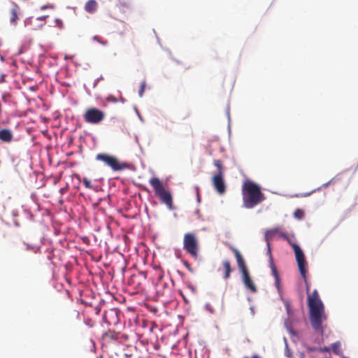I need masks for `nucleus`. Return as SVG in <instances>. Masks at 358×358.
Masks as SVG:
<instances>
[{
    "instance_id": "2",
    "label": "nucleus",
    "mask_w": 358,
    "mask_h": 358,
    "mask_svg": "<svg viewBox=\"0 0 358 358\" xmlns=\"http://www.w3.org/2000/svg\"><path fill=\"white\" fill-rule=\"evenodd\" d=\"M241 192L243 204L245 208H253L265 200L260 186L250 180L243 182Z\"/></svg>"
},
{
    "instance_id": "35",
    "label": "nucleus",
    "mask_w": 358,
    "mask_h": 358,
    "mask_svg": "<svg viewBox=\"0 0 358 358\" xmlns=\"http://www.w3.org/2000/svg\"><path fill=\"white\" fill-rule=\"evenodd\" d=\"M45 17H46V16H42V17H38V19L41 20H45Z\"/></svg>"
},
{
    "instance_id": "40",
    "label": "nucleus",
    "mask_w": 358,
    "mask_h": 358,
    "mask_svg": "<svg viewBox=\"0 0 358 358\" xmlns=\"http://www.w3.org/2000/svg\"><path fill=\"white\" fill-rule=\"evenodd\" d=\"M245 358H247V357H245Z\"/></svg>"
},
{
    "instance_id": "16",
    "label": "nucleus",
    "mask_w": 358,
    "mask_h": 358,
    "mask_svg": "<svg viewBox=\"0 0 358 358\" xmlns=\"http://www.w3.org/2000/svg\"><path fill=\"white\" fill-rule=\"evenodd\" d=\"M222 266L224 271V278L227 280L230 278L231 272V263L229 260L226 259L223 261Z\"/></svg>"
},
{
    "instance_id": "11",
    "label": "nucleus",
    "mask_w": 358,
    "mask_h": 358,
    "mask_svg": "<svg viewBox=\"0 0 358 358\" xmlns=\"http://www.w3.org/2000/svg\"><path fill=\"white\" fill-rule=\"evenodd\" d=\"M242 280L245 287L251 292L255 293L257 291V287L250 278L249 271L241 273Z\"/></svg>"
},
{
    "instance_id": "8",
    "label": "nucleus",
    "mask_w": 358,
    "mask_h": 358,
    "mask_svg": "<svg viewBox=\"0 0 358 358\" xmlns=\"http://www.w3.org/2000/svg\"><path fill=\"white\" fill-rule=\"evenodd\" d=\"M224 175H217L213 174L211 181L213 187L216 190V192L222 195L225 193L226 192V184L224 180Z\"/></svg>"
},
{
    "instance_id": "31",
    "label": "nucleus",
    "mask_w": 358,
    "mask_h": 358,
    "mask_svg": "<svg viewBox=\"0 0 358 358\" xmlns=\"http://www.w3.org/2000/svg\"><path fill=\"white\" fill-rule=\"evenodd\" d=\"M195 189H196V193L197 201L200 202L201 198H200V195H199V188L198 187H196Z\"/></svg>"
},
{
    "instance_id": "14",
    "label": "nucleus",
    "mask_w": 358,
    "mask_h": 358,
    "mask_svg": "<svg viewBox=\"0 0 358 358\" xmlns=\"http://www.w3.org/2000/svg\"><path fill=\"white\" fill-rule=\"evenodd\" d=\"M120 336H121L120 332L109 330L103 334V339L108 343L113 341L119 343Z\"/></svg>"
},
{
    "instance_id": "1",
    "label": "nucleus",
    "mask_w": 358,
    "mask_h": 358,
    "mask_svg": "<svg viewBox=\"0 0 358 358\" xmlns=\"http://www.w3.org/2000/svg\"><path fill=\"white\" fill-rule=\"evenodd\" d=\"M308 306L309 307L310 322L315 332L320 334L322 336L324 332L326 324L323 322L327 320V315L324 313V307L320 299L318 292L315 289L311 295L308 296Z\"/></svg>"
},
{
    "instance_id": "18",
    "label": "nucleus",
    "mask_w": 358,
    "mask_h": 358,
    "mask_svg": "<svg viewBox=\"0 0 358 358\" xmlns=\"http://www.w3.org/2000/svg\"><path fill=\"white\" fill-rule=\"evenodd\" d=\"M213 164L216 166L217 171L214 174L217 175H224L225 168L223 166V163L220 159H215L213 161Z\"/></svg>"
},
{
    "instance_id": "20",
    "label": "nucleus",
    "mask_w": 358,
    "mask_h": 358,
    "mask_svg": "<svg viewBox=\"0 0 358 358\" xmlns=\"http://www.w3.org/2000/svg\"><path fill=\"white\" fill-rule=\"evenodd\" d=\"M17 10L18 6L17 5H14V7L10 10V22L11 24H16L17 23L18 19Z\"/></svg>"
},
{
    "instance_id": "3",
    "label": "nucleus",
    "mask_w": 358,
    "mask_h": 358,
    "mask_svg": "<svg viewBox=\"0 0 358 358\" xmlns=\"http://www.w3.org/2000/svg\"><path fill=\"white\" fill-rule=\"evenodd\" d=\"M281 236L287 241V243L292 246L294 250L296 260L299 267V272L305 282H307L306 273H307V262L305 258L303 252L301 248L297 245L292 242L288 234L286 233H281Z\"/></svg>"
},
{
    "instance_id": "37",
    "label": "nucleus",
    "mask_w": 358,
    "mask_h": 358,
    "mask_svg": "<svg viewBox=\"0 0 358 358\" xmlns=\"http://www.w3.org/2000/svg\"><path fill=\"white\" fill-rule=\"evenodd\" d=\"M48 7H49V6H43L41 7V9L44 10V9H45Z\"/></svg>"
},
{
    "instance_id": "23",
    "label": "nucleus",
    "mask_w": 358,
    "mask_h": 358,
    "mask_svg": "<svg viewBox=\"0 0 358 358\" xmlns=\"http://www.w3.org/2000/svg\"><path fill=\"white\" fill-rule=\"evenodd\" d=\"M93 41H96L99 42V43L102 44L103 45H106L108 44V42L106 41L103 40L101 37L99 36H94L92 38Z\"/></svg>"
},
{
    "instance_id": "15",
    "label": "nucleus",
    "mask_w": 358,
    "mask_h": 358,
    "mask_svg": "<svg viewBox=\"0 0 358 358\" xmlns=\"http://www.w3.org/2000/svg\"><path fill=\"white\" fill-rule=\"evenodd\" d=\"M13 135L12 131L8 129H0V140L5 143L12 141Z\"/></svg>"
},
{
    "instance_id": "19",
    "label": "nucleus",
    "mask_w": 358,
    "mask_h": 358,
    "mask_svg": "<svg viewBox=\"0 0 358 358\" xmlns=\"http://www.w3.org/2000/svg\"><path fill=\"white\" fill-rule=\"evenodd\" d=\"M277 231L276 230H270V231H267L265 234V240L267 243V247H268V255H269V250L271 251V246H270V240H271L273 238V237L275 236V234H276Z\"/></svg>"
},
{
    "instance_id": "7",
    "label": "nucleus",
    "mask_w": 358,
    "mask_h": 358,
    "mask_svg": "<svg viewBox=\"0 0 358 358\" xmlns=\"http://www.w3.org/2000/svg\"><path fill=\"white\" fill-rule=\"evenodd\" d=\"M105 116L103 111L96 108H90L85 112L83 119L87 123L99 124L104 120Z\"/></svg>"
},
{
    "instance_id": "4",
    "label": "nucleus",
    "mask_w": 358,
    "mask_h": 358,
    "mask_svg": "<svg viewBox=\"0 0 358 358\" xmlns=\"http://www.w3.org/2000/svg\"><path fill=\"white\" fill-rule=\"evenodd\" d=\"M152 187L155 195L160 201L165 203L169 209L173 208V199L171 193L167 191L162 182L158 178H152L149 181Z\"/></svg>"
},
{
    "instance_id": "25",
    "label": "nucleus",
    "mask_w": 358,
    "mask_h": 358,
    "mask_svg": "<svg viewBox=\"0 0 358 358\" xmlns=\"http://www.w3.org/2000/svg\"><path fill=\"white\" fill-rule=\"evenodd\" d=\"M120 340H119V343H123V344H125V343L128 341L129 339V336L126 335V334H121L120 333Z\"/></svg>"
},
{
    "instance_id": "6",
    "label": "nucleus",
    "mask_w": 358,
    "mask_h": 358,
    "mask_svg": "<svg viewBox=\"0 0 358 358\" xmlns=\"http://www.w3.org/2000/svg\"><path fill=\"white\" fill-rule=\"evenodd\" d=\"M183 248L194 259L198 257L199 243L193 233H187L184 235Z\"/></svg>"
},
{
    "instance_id": "24",
    "label": "nucleus",
    "mask_w": 358,
    "mask_h": 358,
    "mask_svg": "<svg viewBox=\"0 0 358 358\" xmlns=\"http://www.w3.org/2000/svg\"><path fill=\"white\" fill-rule=\"evenodd\" d=\"M146 83L145 81L142 82L141 84L140 89L138 90V94L141 97L143 96L145 89Z\"/></svg>"
},
{
    "instance_id": "29",
    "label": "nucleus",
    "mask_w": 358,
    "mask_h": 358,
    "mask_svg": "<svg viewBox=\"0 0 358 358\" xmlns=\"http://www.w3.org/2000/svg\"><path fill=\"white\" fill-rule=\"evenodd\" d=\"M318 351L321 352H329L330 351V348L329 347L320 348H318Z\"/></svg>"
},
{
    "instance_id": "10",
    "label": "nucleus",
    "mask_w": 358,
    "mask_h": 358,
    "mask_svg": "<svg viewBox=\"0 0 358 358\" xmlns=\"http://www.w3.org/2000/svg\"><path fill=\"white\" fill-rule=\"evenodd\" d=\"M146 278V275L144 273L141 272L138 274H134L131 275L130 278L128 280V284L129 285L134 286V287L136 289H141L142 286V280H145Z\"/></svg>"
},
{
    "instance_id": "17",
    "label": "nucleus",
    "mask_w": 358,
    "mask_h": 358,
    "mask_svg": "<svg viewBox=\"0 0 358 358\" xmlns=\"http://www.w3.org/2000/svg\"><path fill=\"white\" fill-rule=\"evenodd\" d=\"M97 8V3L95 0H90L88 1L85 6V10L89 13H94Z\"/></svg>"
},
{
    "instance_id": "32",
    "label": "nucleus",
    "mask_w": 358,
    "mask_h": 358,
    "mask_svg": "<svg viewBox=\"0 0 358 358\" xmlns=\"http://www.w3.org/2000/svg\"><path fill=\"white\" fill-rule=\"evenodd\" d=\"M107 101H113V102H116L117 101L116 99H115L113 96H108L107 98Z\"/></svg>"
},
{
    "instance_id": "22",
    "label": "nucleus",
    "mask_w": 358,
    "mask_h": 358,
    "mask_svg": "<svg viewBox=\"0 0 358 358\" xmlns=\"http://www.w3.org/2000/svg\"><path fill=\"white\" fill-rule=\"evenodd\" d=\"M294 215L296 218L300 220V219H302L304 216V212L303 210H301V209H296L294 213Z\"/></svg>"
},
{
    "instance_id": "39",
    "label": "nucleus",
    "mask_w": 358,
    "mask_h": 358,
    "mask_svg": "<svg viewBox=\"0 0 358 358\" xmlns=\"http://www.w3.org/2000/svg\"><path fill=\"white\" fill-rule=\"evenodd\" d=\"M310 194V193H308V194H306L305 196H308Z\"/></svg>"
},
{
    "instance_id": "33",
    "label": "nucleus",
    "mask_w": 358,
    "mask_h": 358,
    "mask_svg": "<svg viewBox=\"0 0 358 358\" xmlns=\"http://www.w3.org/2000/svg\"><path fill=\"white\" fill-rule=\"evenodd\" d=\"M308 350L309 352H313V351H315V350L318 351V348H315V347H309V348H308Z\"/></svg>"
},
{
    "instance_id": "12",
    "label": "nucleus",
    "mask_w": 358,
    "mask_h": 358,
    "mask_svg": "<svg viewBox=\"0 0 358 358\" xmlns=\"http://www.w3.org/2000/svg\"><path fill=\"white\" fill-rule=\"evenodd\" d=\"M231 250L234 254L240 272L243 273L248 271L245 259L242 255L241 254V252L236 248H232Z\"/></svg>"
},
{
    "instance_id": "36",
    "label": "nucleus",
    "mask_w": 358,
    "mask_h": 358,
    "mask_svg": "<svg viewBox=\"0 0 358 358\" xmlns=\"http://www.w3.org/2000/svg\"><path fill=\"white\" fill-rule=\"evenodd\" d=\"M2 99H3L4 101H6V95H3V96H2Z\"/></svg>"
},
{
    "instance_id": "38",
    "label": "nucleus",
    "mask_w": 358,
    "mask_h": 358,
    "mask_svg": "<svg viewBox=\"0 0 358 358\" xmlns=\"http://www.w3.org/2000/svg\"><path fill=\"white\" fill-rule=\"evenodd\" d=\"M251 358H260L258 355H255Z\"/></svg>"
},
{
    "instance_id": "30",
    "label": "nucleus",
    "mask_w": 358,
    "mask_h": 358,
    "mask_svg": "<svg viewBox=\"0 0 358 358\" xmlns=\"http://www.w3.org/2000/svg\"><path fill=\"white\" fill-rule=\"evenodd\" d=\"M72 315L73 316L76 318V319H78L79 316H80V313L79 311L76 310H74L72 311Z\"/></svg>"
},
{
    "instance_id": "27",
    "label": "nucleus",
    "mask_w": 358,
    "mask_h": 358,
    "mask_svg": "<svg viewBox=\"0 0 358 358\" xmlns=\"http://www.w3.org/2000/svg\"><path fill=\"white\" fill-rule=\"evenodd\" d=\"M284 303H285V306L286 310L287 312V314L290 315L292 310H291V304H290L289 301L287 300H285V301H284Z\"/></svg>"
},
{
    "instance_id": "34",
    "label": "nucleus",
    "mask_w": 358,
    "mask_h": 358,
    "mask_svg": "<svg viewBox=\"0 0 358 358\" xmlns=\"http://www.w3.org/2000/svg\"><path fill=\"white\" fill-rule=\"evenodd\" d=\"M5 81V76L4 75H1V78H0V83H2Z\"/></svg>"
},
{
    "instance_id": "9",
    "label": "nucleus",
    "mask_w": 358,
    "mask_h": 358,
    "mask_svg": "<svg viewBox=\"0 0 358 358\" xmlns=\"http://www.w3.org/2000/svg\"><path fill=\"white\" fill-rule=\"evenodd\" d=\"M269 264L270 268L271 269L272 275L275 278V285L279 293L282 292L281 289V284H280V279L278 274V272L277 271L276 266L274 264L273 258L271 254V250H269Z\"/></svg>"
},
{
    "instance_id": "5",
    "label": "nucleus",
    "mask_w": 358,
    "mask_h": 358,
    "mask_svg": "<svg viewBox=\"0 0 358 358\" xmlns=\"http://www.w3.org/2000/svg\"><path fill=\"white\" fill-rule=\"evenodd\" d=\"M96 160L102 162L113 171H120L128 168L127 163L121 162L116 157L107 153H99Z\"/></svg>"
},
{
    "instance_id": "26",
    "label": "nucleus",
    "mask_w": 358,
    "mask_h": 358,
    "mask_svg": "<svg viewBox=\"0 0 358 358\" xmlns=\"http://www.w3.org/2000/svg\"><path fill=\"white\" fill-rule=\"evenodd\" d=\"M83 183L86 188H88V189L92 188L91 181L90 180H88L87 178H83Z\"/></svg>"
},
{
    "instance_id": "21",
    "label": "nucleus",
    "mask_w": 358,
    "mask_h": 358,
    "mask_svg": "<svg viewBox=\"0 0 358 358\" xmlns=\"http://www.w3.org/2000/svg\"><path fill=\"white\" fill-rule=\"evenodd\" d=\"M340 347L341 344L339 342H336L331 345V349L333 352L336 355L340 354Z\"/></svg>"
},
{
    "instance_id": "13",
    "label": "nucleus",
    "mask_w": 358,
    "mask_h": 358,
    "mask_svg": "<svg viewBox=\"0 0 358 358\" xmlns=\"http://www.w3.org/2000/svg\"><path fill=\"white\" fill-rule=\"evenodd\" d=\"M103 320L110 325L112 323L115 324L117 320V313L115 309H109L105 311L103 315Z\"/></svg>"
},
{
    "instance_id": "28",
    "label": "nucleus",
    "mask_w": 358,
    "mask_h": 358,
    "mask_svg": "<svg viewBox=\"0 0 358 358\" xmlns=\"http://www.w3.org/2000/svg\"><path fill=\"white\" fill-rule=\"evenodd\" d=\"M183 265L187 268V269L191 272V273H194V269L192 268V267L191 266V265L187 262V261H184L183 262Z\"/></svg>"
}]
</instances>
